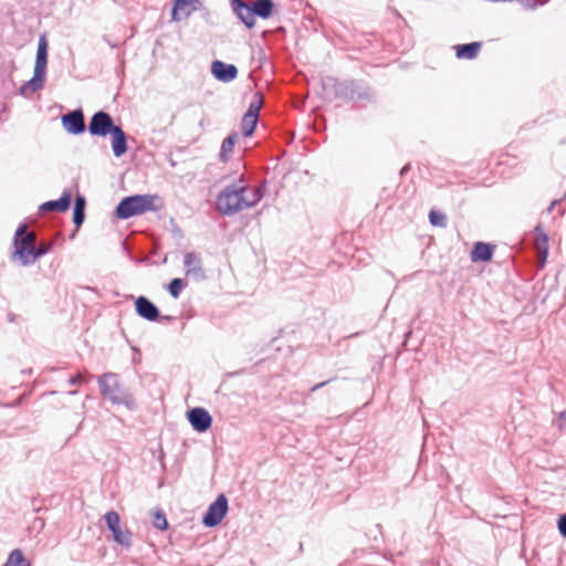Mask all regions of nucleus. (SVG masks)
Masks as SVG:
<instances>
[{"label": "nucleus", "mask_w": 566, "mask_h": 566, "mask_svg": "<svg viewBox=\"0 0 566 566\" xmlns=\"http://www.w3.org/2000/svg\"><path fill=\"white\" fill-rule=\"evenodd\" d=\"M263 197L260 188L249 187L240 179L239 184L227 186L217 198V209L226 216H232L255 206Z\"/></svg>", "instance_id": "1"}, {"label": "nucleus", "mask_w": 566, "mask_h": 566, "mask_svg": "<svg viewBox=\"0 0 566 566\" xmlns=\"http://www.w3.org/2000/svg\"><path fill=\"white\" fill-rule=\"evenodd\" d=\"M97 382L104 399L114 405H124L128 409L135 408L132 394L120 385L117 374L105 373L98 377Z\"/></svg>", "instance_id": "2"}, {"label": "nucleus", "mask_w": 566, "mask_h": 566, "mask_svg": "<svg viewBox=\"0 0 566 566\" xmlns=\"http://www.w3.org/2000/svg\"><path fill=\"white\" fill-rule=\"evenodd\" d=\"M46 64L48 41L45 35H41L38 44L33 77L21 86L20 93L22 95L27 96L29 94L35 93L44 86Z\"/></svg>", "instance_id": "3"}, {"label": "nucleus", "mask_w": 566, "mask_h": 566, "mask_svg": "<svg viewBox=\"0 0 566 566\" xmlns=\"http://www.w3.org/2000/svg\"><path fill=\"white\" fill-rule=\"evenodd\" d=\"M157 199L153 195H135L125 197L116 207L115 213L119 219H128L134 216L143 214L147 211L156 210L154 201Z\"/></svg>", "instance_id": "4"}, {"label": "nucleus", "mask_w": 566, "mask_h": 566, "mask_svg": "<svg viewBox=\"0 0 566 566\" xmlns=\"http://www.w3.org/2000/svg\"><path fill=\"white\" fill-rule=\"evenodd\" d=\"M35 241L34 232H28L25 224L19 226L13 238L14 250L11 258H18L24 266L32 264L31 255L34 251Z\"/></svg>", "instance_id": "5"}, {"label": "nucleus", "mask_w": 566, "mask_h": 566, "mask_svg": "<svg viewBox=\"0 0 566 566\" xmlns=\"http://www.w3.org/2000/svg\"><path fill=\"white\" fill-rule=\"evenodd\" d=\"M335 94L345 101L370 98V88L361 81H342L335 84Z\"/></svg>", "instance_id": "6"}, {"label": "nucleus", "mask_w": 566, "mask_h": 566, "mask_svg": "<svg viewBox=\"0 0 566 566\" xmlns=\"http://www.w3.org/2000/svg\"><path fill=\"white\" fill-rule=\"evenodd\" d=\"M228 512V499L224 494L218 495L203 515L202 523L208 527H214L221 523Z\"/></svg>", "instance_id": "7"}, {"label": "nucleus", "mask_w": 566, "mask_h": 566, "mask_svg": "<svg viewBox=\"0 0 566 566\" xmlns=\"http://www.w3.org/2000/svg\"><path fill=\"white\" fill-rule=\"evenodd\" d=\"M115 127L112 116L104 111L95 113L88 124V130L94 136L104 137L111 134Z\"/></svg>", "instance_id": "8"}, {"label": "nucleus", "mask_w": 566, "mask_h": 566, "mask_svg": "<svg viewBox=\"0 0 566 566\" xmlns=\"http://www.w3.org/2000/svg\"><path fill=\"white\" fill-rule=\"evenodd\" d=\"M187 418L197 432H206L212 424V417L201 407H195L187 412Z\"/></svg>", "instance_id": "9"}, {"label": "nucleus", "mask_w": 566, "mask_h": 566, "mask_svg": "<svg viewBox=\"0 0 566 566\" xmlns=\"http://www.w3.org/2000/svg\"><path fill=\"white\" fill-rule=\"evenodd\" d=\"M62 125L65 130L78 135L85 130L84 114L82 109L69 112L62 116Z\"/></svg>", "instance_id": "10"}, {"label": "nucleus", "mask_w": 566, "mask_h": 566, "mask_svg": "<svg viewBox=\"0 0 566 566\" xmlns=\"http://www.w3.org/2000/svg\"><path fill=\"white\" fill-rule=\"evenodd\" d=\"M232 11L237 15V18L244 23V25L249 29L253 28L255 24V17L253 13L252 6L244 0H230Z\"/></svg>", "instance_id": "11"}, {"label": "nucleus", "mask_w": 566, "mask_h": 566, "mask_svg": "<svg viewBox=\"0 0 566 566\" xmlns=\"http://www.w3.org/2000/svg\"><path fill=\"white\" fill-rule=\"evenodd\" d=\"M184 266L186 269V275L191 276L197 281L203 280L206 277L205 271L202 269V261L199 254L193 252H188L184 256Z\"/></svg>", "instance_id": "12"}, {"label": "nucleus", "mask_w": 566, "mask_h": 566, "mask_svg": "<svg viewBox=\"0 0 566 566\" xmlns=\"http://www.w3.org/2000/svg\"><path fill=\"white\" fill-rule=\"evenodd\" d=\"M211 73L217 80L223 83H229L237 77L238 69L233 64H227L222 61H213L211 64Z\"/></svg>", "instance_id": "13"}, {"label": "nucleus", "mask_w": 566, "mask_h": 566, "mask_svg": "<svg viewBox=\"0 0 566 566\" xmlns=\"http://www.w3.org/2000/svg\"><path fill=\"white\" fill-rule=\"evenodd\" d=\"M136 312L147 321H156L159 317V310L145 296H139L135 302Z\"/></svg>", "instance_id": "14"}, {"label": "nucleus", "mask_w": 566, "mask_h": 566, "mask_svg": "<svg viewBox=\"0 0 566 566\" xmlns=\"http://www.w3.org/2000/svg\"><path fill=\"white\" fill-rule=\"evenodd\" d=\"M111 135L114 155L116 157L123 156L127 151V139L124 130L119 126H116Z\"/></svg>", "instance_id": "15"}, {"label": "nucleus", "mask_w": 566, "mask_h": 566, "mask_svg": "<svg viewBox=\"0 0 566 566\" xmlns=\"http://www.w3.org/2000/svg\"><path fill=\"white\" fill-rule=\"evenodd\" d=\"M535 231L536 238L534 245L537 251L539 260L542 261V263H544L548 254V237L544 231H542L541 226H537L535 228Z\"/></svg>", "instance_id": "16"}, {"label": "nucleus", "mask_w": 566, "mask_h": 566, "mask_svg": "<svg viewBox=\"0 0 566 566\" xmlns=\"http://www.w3.org/2000/svg\"><path fill=\"white\" fill-rule=\"evenodd\" d=\"M71 205V193L64 192L60 199L46 201L41 206L42 211H66Z\"/></svg>", "instance_id": "17"}, {"label": "nucleus", "mask_w": 566, "mask_h": 566, "mask_svg": "<svg viewBox=\"0 0 566 566\" xmlns=\"http://www.w3.org/2000/svg\"><path fill=\"white\" fill-rule=\"evenodd\" d=\"M493 255V248L491 244L484 242H476L471 253V259L473 262L478 261H490Z\"/></svg>", "instance_id": "18"}, {"label": "nucleus", "mask_w": 566, "mask_h": 566, "mask_svg": "<svg viewBox=\"0 0 566 566\" xmlns=\"http://www.w3.org/2000/svg\"><path fill=\"white\" fill-rule=\"evenodd\" d=\"M481 49L480 42H471L457 46V57L472 60L474 59Z\"/></svg>", "instance_id": "19"}, {"label": "nucleus", "mask_w": 566, "mask_h": 566, "mask_svg": "<svg viewBox=\"0 0 566 566\" xmlns=\"http://www.w3.org/2000/svg\"><path fill=\"white\" fill-rule=\"evenodd\" d=\"M254 17L258 15L262 19H268L272 14L273 1L272 0H255L251 3Z\"/></svg>", "instance_id": "20"}, {"label": "nucleus", "mask_w": 566, "mask_h": 566, "mask_svg": "<svg viewBox=\"0 0 566 566\" xmlns=\"http://www.w3.org/2000/svg\"><path fill=\"white\" fill-rule=\"evenodd\" d=\"M85 199L84 197H76L73 209V222L78 228L85 219Z\"/></svg>", "instance_id": "21"}, {"label": "nucleus", "mask_w": 566, "mask_h": 566, "mask_svg": "<svg viewBox=\"0 0 566 566\" xmlns=\"http://www.w3.org/2000/svg\"><path fill=\"white\" fill-rule=\"evenodd\" d=\"M237 140H238V134L232 133L227 138H224V140L222 142L221 150H220V158L223 161L228 160L230 154L233 151Z\"/></svg>", "instance_id": "22"}, {"label": "nucleus", "mask_w": 566, "mask_h": 566, "mask_svg": "<svg viewBox=\"0 0 566 566\" xmlns=\"http://www.w3.org/2000/svg\"><path fill=\"white\" fill-rule=\"evenodd\" d=\"M112 534H113L114 541L117 544H119V545H122V546H124L126 548H129L132 546V544H133V541H132L133 534L128 530L123 531L119 527L115 532H112Z\"/></svg>", "instance_id": "23"}, {"label": "nucleus", "mask_w": 566, "mask_h": 566, "mask_svg": "<svg viewBox=\"0 0 566 566\" xmlns=\"http://www.w3.org/2000/svg\"><path fill=\"white\" fill-rule=\"evenodd\" d=\"M4 566H31L20 549H14L10 553Z\"/></svg>", "instance_id": "24"}, {"label": "nucleus", "mask_w": 566, "mask_h": 566, "mask_svg": "<svg viewBox=\"0 0 566 566\" xmlns=\"http://www.w3.org/2000/svg\"><path fill=\"white\" fill-rule=\"evenodd\" d=\"M258 118L244 115L241 123L242 133L245 137L251 136L256 127Z\"/></svg>", "instance_id": "25"}, {"label": "nucleus", "mask_w": 566, "mask_h": 566, "mask_svg": "<svg viewBox=\"0 0 566 566\" xmlns=\"http://www.w3.org/2000/svg\"><path fill=\"white\" fill-rule=\"evenodd\" d=\"M105 522L111 532H115L117 528L120 527V518L117 512L109 511L105 514Z\"/></svg>", "instance_id": "26"}, {"label": "nucleus", "mask_w": 566, "mask_h": 566, "mask_svg": "<svg viewBox=\"0 0 566 566\" xmlns=\"http://www.w3.org/2000/svg\"><path fill=\"white\" fill-rule=\"evenodd\" d=\"M191 3H192V0H175L172 12H171L172 20L174 21L181 20L182 17L180 14L182 13L184 8L188 7Z\"/></svg>", "instance_id": "27"}, {"label": "nucleus", "mask_w": 566, "mask_h": 566, "mask_svg": "<svg viewBox=\"0 0 566 566\" xmlns=\"http://www.w3.org/2000/svg\"><path fill=\"white\" fill-rule=\"evenodd\" d=\"M184 286L185 283L181 279H172L168 285V291L172 297L177 298L179 297Z\"/></svg>", "instance_id": "28"}, {"label": "nucleus", "mask_w": 566, "mask_h": 566, "mask_svg": "<svg viewBox=\"0 0 566 566\" xmlns=\"http://www.w3.org/2000/svg\"><path fill=\"white\" fill-rule=\"evenodd\" d=\"M52 247H53L52 243H42V244H40V247H34V251L31 255L32 263H34L42 255L49 253L51 251Z\"/></svg>", "instance_id": "29"}, {"label": "nucleus", "mask_w": 566, "mask_h": 566, "mask_svg": "<svg viewBox=\"0 0 566 566\" xmlns=\"http://www.w3.org/2000/svg\"><path fill=\"white\" fill-rule=\"evenodd\" d=\"M153 525L161 531L167 528L168 523L163 512L158 511L154 514Z\"/></svg>", "instance_id": "30"}, {"label": "nucleus", "mask_w": 566, "mask_h": 566, "mask_svg": "<svg viewBox=\"0 0 566 566\" xmlns=\"http://www.w3.org/2000/svg\"><path fill=\"white\" fill-rule=\"evenodd\" d=\"M429 220H430V223L433 226L444 227L447 218L443 213H440L437 211H430Z\"/></svg>", "instance_id": "31"}, {"label": "nucleus", "mask_w": 566, "mask_h": 566, "mask_svg": "<svg viewBox=\"0 0 566 566\" xmlns=\"http://www.w3.org/2000/svg\"><path fill=\"white\" fill-rule=\"evenodd\" d=\"M261 105H262L261 99H259L256 102H252L249 105V108L244 115H251V117H253V118H259V112H260Z\"/></svg>", "instance_id": "32"}, {"label": "nucleus", "mask_w": 566, "mask_h": 566, "mask_svg": "<svg viewBox=\"0 0 566 566\" xmlns=\"http://www.w3.org/2000/svg\"><path fill=\"white\" fill-rule=\"evenodd\" d=\"M90 377L91 376L88 374L87 375L77 374V375L71 377L67 382H69L70 386H75V385H78V384H81L83 381H87V379Z\"/></svg>", "instance_id": "33"}, {"label": "nucleus", "mask_w": 566, "mask_h": 566, "mask_svg": "<svg viewBox=\"0 0 566 566\" xmlns=\"http://www.w3.org/2000/svg\"><path fill=\"white\" fill-rule=\"evenodd\" d=\"M557 526H558L559 533L564 537H566V514H563V515L559 516Z\"/></svg>", "instance_id": "34"}, {"label": "nucleus", "mask_w": 566, "mask_h": 566, "mask_svg": "<svg viewBox=\"0 0 566 566\" xmlns=\"http://www.w3.org/2000/svg\"><path fill=\"white\" fill-rule=\"evenodd\" d=\"M558 427L560 429H566V410L565 411H562L559 415H558Z\"/></svg>", "instance_id": "35"}, {"label": "nucleus", "mask_w": 566, "mask_h": 566, "mask_svg": "<svg viewBox=\"0 0 566 566\" xmlns=\"http://www.w3.org/2000/svg\"><path fill=\"white\" fill-rule=\"evenodd\" d=\"M328 381H323V382H319L315 386L312 387V391H316L317 389L324 387Z\"/></svg>", "instance_id": "36"}, {"label": "nucleus", "mask_w": 566, "mask_h": 566, "mask_svg": "<svg viewBox=\"0 0 566 566\" xmlns=\"http://www.w3.org/2000/svg\"><path fill=\"white\" fill-rule=\"evenodd\" d=\"M558 203V200H553L551 206L548 207L547 211L548 212H552V210L554 209V207Z\"/></svg>", "instance_id": "37"}, {"label": "nucleus", "mask_w": 566, "mask_h": 566, "mask_svg": "<svg viewBox=\"0 0 566 566\" xmlns=\"http://www.w3.org/2000/svg\"><path fill=\"white\" fill-rule=\"evenodd\" d=\"M76 394H77V391H76V390H71V391L69 392V395H72V396H73V395H76Z\"/></svg>", "instance_id": "38"}, {"label": "nucleus", "mask_w": 566, "mask_h": 566, "mask_svg": "<svg viewBox=\"0 0 566 566\" xmlns=\"http://www.w3.org/2000/svg\"><path fill=\"white\" fill-rule=\"evenodd\" d=\"M189 15H190V11H187V12L185 13V17H189Z\"/></svg>", "instance_id": "39"}]
</instances>
